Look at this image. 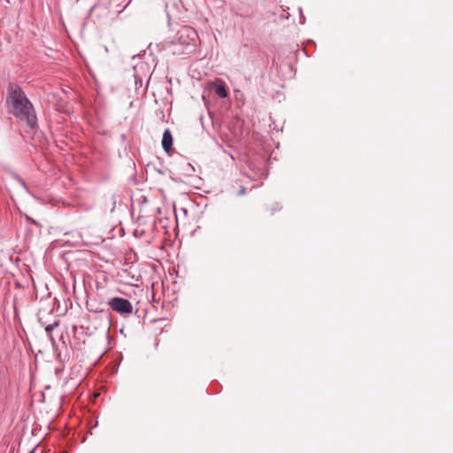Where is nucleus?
Instances as JSON below:
<instances>
[{"label":"nucleus","mask_w":453,"mask_h":453,"mask_svg":"<svg viewBox=\"0 0 453 453\" xmlns=\"http://www.w3.org/2000/svg\"><path fill=\"white\" fill-rule=\"evenodd\" d=\"M9 111L19 120L33 127L36 122V117L32 104L28 101L24 92L19 88H11L6 100Z\"/></svg>","instance_id":"f257e3e1"},{"label":"nucleus","mask_w":453,"mask_h":453,"mask_svg":"<svg viewBox=\"0 0 453 453\" xmlns=\"http://www.w3.org/2000/svg\"><path fill=\"white\" fill-rule=\"evenodd\" d=\"M108 305L119 314H131L133 312V305L127 299L113 297L108 302Z\"/></svg>","instance_id":"f03ea898"},{"label":"nucleus","mask_w":453,"mask_h":453,"mask_svg":"<svg viewBox=\"0 0 453 453\" xmlns=\"http://www.w3.org/2000/svg\"><path fill=\"white\" fill-rule=\"evenodd\" d=\"M173 146V136L169 129H166L163 134L162 138V147L166 151L169 152L172 150Z\"/></svg>","instance_id":"7ed1b4c3"},{"label":"nucleus","mask_w":453,"mask_h":453,"mask_svg":"<svg viewBox=\"0 0 453 453\" xmlns=\"http://www.w3.org/2000/svg\"><path fill=\"white\" fill-rule=\"evenodd\" d=\"M215 93L220 97L225 98L227 96V91L225 88V85L222 81H219V84L215 87Z\"/></svg>","instance_id":"20e7f679"},{"label":"nucleus","mask_w":453,"mask_h":453,"mask_svg":"<svg viewBox=\"0 0 453 453\" xmlns=\"http://www.w3.org/2000/svg\"><path fill=\"white\" fill-rule=\"evenodd\" d=\"M180 36H183V35H187L188 37L189 36H195L196 35V33L194 30H192L190 27H182L180 30Z\"/></svg>","instance_id":"39448f33"},{"label":"nucleus","mask_w":453,"mask_h":453,"mask_svg":"<svg viewBox=\"0 0 453 453\" xmlns=\"http://www.w3.org/2000/svg\"><path fill=\"white\" fill-rule=\"evenodd\" d=\"M46 330H47V331L51 330V327L47 326V327H46Z\"/></svg>","instance_id":"423d86ee"},{"label":"nucleus","mask_w":453,"mask_h":453,"mask_svg":"<svg viewBox=\"0 0 453 453\" xmlns=\"http://www.w3.org/2000/svg\"><path fill=\"white\" fill-rule=\"evenodd\" d=\"M46 330H47V331L51 330V327L47 326V327H46Z\"/></svg>","instance_id":"0eeeda50"},{"label":"nucleus","mask_w":453,"mask_h":453,"mask_svg":"<svg viewBox=\"0 0 453 453\" xmlns=\"http://www.w3.org/2000/svg\"><path fill=\"white\" fill-rule=\"evenodd\" d=\"M29 453H34L33 451L29 452Z\"/></svg>","instance_id":"6e6552de"}]
</instances>
